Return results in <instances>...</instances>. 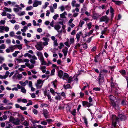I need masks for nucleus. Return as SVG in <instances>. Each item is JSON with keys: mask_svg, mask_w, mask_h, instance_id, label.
I'll list each match as a JSON object with an SVG mask.
<instances>
[{"mask_svg": "<svg viewBox=\"0 0 128 128\" xmlns=\"http://www.w3.org/2000/svg\"><path fill=\"white\" fill-rule=\"evenodd\" d=\"M110 102V105L113 107L115 108L116 107L118 106V105L116 104V102L114 101H112L111 102Z\"/></svg>", "mask_w": 128, "mask_h": 128, "instance_id": "21", "label": "nucleus"}, {"mask_svg": "<svg viewBox=\"0 0 128 128\" xmlns=\"http://www.w3.org/2000/svg\"><path fill=\"white\" fill-rule=\"evenodd\" d=\"M64 72L61 70H60L58 72V75L60 78H62L64 74Z\"/></svg>", "mask_w": 128, "mask_h": 128, "instance_id": "13", "label": "nucleus"}, {"mask_svg": "<svg viewBox=\"0 0 128 128\" xmlns=\"http://www.w3.org/2000/svg\"><path fill=\"white\" fill-rule=\"evenodd\" d=\"M37 55L39 57H40L43 56L42 53L40 52H38L36 53Z\"/></svg>", "mask_w": 128, "mask_h": 128, "instance_id": "43", "label": "nucleus"}, {"mask_svg": "<svg viewBox=\"0 0 128 128\" xmlns=\"http://www.w3.org/2000/svg\"><path fill=\"white\" fill-rule=\"evenodd\" d=\"M41 62V64L42 65H46L47 66V63L46 62L44 61V60Z\"/></svg>", "mask_w": 128, "mask_h": 128, "instance_id": "59", "label": "nucleus"}, {"mask_svg": "<svg viewBox=\"0 0 128 128\" xmlns=\"http://www.w3.org/2000/svg\"><path fill=\"white\" fill-rule=\"evenodd\" d=\"M74 13V14H73L72 16L74 17H76V16H77L78 14V13L77 12H73Z\"/></svg>", "mask_w": 128, "mask_h": 128, "instance_id": "45", "label": "nucleus"}, {"mask_svg": "<svg viewBox=\"0 0 128 128\" xmlns=\"http://www.w3.org/2000/svg\"><path fill=\"white\" fill-rule=\"evenodd\" d=\"M21 92L23 93L26 94V90L24 87H22L21 88Z\"/></svg>", "mask_w": 128, "mask_h": 128, "instance_id": "32", "label": "nucleus"}, {"mask_svg": "<svg viewBox=\"0 0 128 128\" xmlns=\"http://www.w3.org/2000/svg\"><path fill=\"white\" fill-rule=\"evenodd\" d=\"M69 77V75L66 73H64L62 78L63 80H67Z\"/></svg>", "mask_w": 128, "mask_h": 128, "instance_id": "19", "label": "nucleus"}, {"mask_svg": "<svg viewBox=\"0 0 128 128\" xmlns=\"http://www.w3.org/2000/svg\"><path fill=\"white\" fill-rule=\"evenodd\" d=\"M104 77L99 75L98 77V81L100 86L104 82Z\"/></svg>", "mask_w": 128, "mask_h": 128, "instance_id": "7", "label": "nucleus"}, {"mask_svg": "<svg viewBox=\"0 0 128 128\" xmlns=\"http://www.w3.org/2000/svg\"><path fill=\"white\" fill-rule=\"evenodd\" d=\"M25 65L27 67H28L30 69L33 68H34V66L33 64H30V63H26L25 64Z\"/></svg>", "mask_w": 128, "mask_h": 128, "instance_id": "16", "label": "nucleus"}, {"mask_svg": "<svg viewBox=\"0 0 128 128\" xmlns=\"http://www.w3.org/2000/svg\"><path fill=\"white\" fill-rule=\"evenodd\" d=\"M58 17V15L56 14L53 16V18L54 20H56L57 19V18Z\"/></svg>", "mask_w": 128, "mask_h": 128, "instance_id": "58", "label": "nucleus"}, {"mask_svg": "<svg viewBox=\"0 0 128 128\" xmlns=\"http://www.w3.org/2000/svg\"><path fill=\"white\" fill-rule=\"evenodd\" d=\"M80 45L79 43H76V44L75 46H74V48L75 49H77L78 48H79L80 46Z\"/></svg>", "mask_w": 128, "mask_h": 128, "instance_id": "39", "label": "nucleus"}, {"mask_svg": "<svg viewBox=\"0 0 128 128\" xmlns=\"http://www.w3.org/2000/svg\"><path fill=\"white\" fill-rule=\"evenodd\" d=\"M119 72L123 76H124L126 74V71L124 70H120L119 71Z\"/></svg>", "mask_w": 128, "mask_h": 128, "instance_id": "30", "label": "nucleus"}, {"mask_svg": "<svg viewBox=\"0 0 128 128\" xmlns=\"http://www.w3.org/2000/svg\"><path fill=\"white\" fill-rule=\"evenodd\" d=\"M109 20V18L106 16H102L100 19V22H105L106 24H107Z\"/></svg>", "mask_w": 128, "mask_h": 128, "instance_id": "6", "label": "nucleus"}, {"mask_svg": "<svg viewBox=\"0 0 128 128\" xmlns=\"http://www.w3.org/2000/svg\"><path fill=\"white\" fill-rule=\"evenodd\" d=\"M22 60H20L22 62H27L28 63L29 62V60L28 59H27V58L25 59L24 60V61H22Z\"/></svg>", "mask_w": 128, "mask_h": 128, "instance_id": "51", "label": "nucleus"}, {"mask_svg": "<svg viewBox=\"0 0 128 128\" xmlns=\"http://www.w3.org/2000/svg\"><path fill=\"white\" fill-rule=\"evenodd\" d=\"M93 30H91L89 32L87 33V35H88V36H90L91 34L93 33Z\"/></svg>", "mask_w": 128, "mask_h": 128, "instance_id": "60", "label": "nucleus"}, {"mask_svg": "<svg viewBox=\"0 0 128 128\" xmlns=\"http://www.w3.org/2000/svg\"><path fill=\"white\" fill-rule=\"evenodd\" d=\"M33 8L31 6L27 7L26 8V10H31Z\"/></svg>", "mask_w": 128, "mask_h": 128, "instance_id": "49", "label": "nucleus"}, {"mask_svg": "<svg viewBox=\"0 0 128 128\" xmlns=\"http://www.w3.org/2000/svg\"><path fill=\"white\" fill-rule=\"evenodd\" d=\"M107 28L108 27H106L103 30H102L101 32V33L102 34H105V33L108 30Z\"/></svg>", "mask_w": 128, "mask_h": 128, "instance_id": "28", "label": "nucleus"}, {"mask_svg": "<svg viewBox=\"0 0 128 128\" xmlns=\"http://www.w3.org/2000/svg\"><path fill=\"white\" fill-rule=\"evenodd\" d=\"M70 44H73L74 42V38H70Z\"/></svg>", "mask_w": 128, "mask_h": 128, "instance_id": "41", "label": "nucleus"}, {"mask_svg": "<svg viewBox=\"0 0 128 128\" xmlns=\"http://www.w3.org/2000/svg\"><path fill=\"white\" fill-rule=\"evenodd\" d=\"M16 48V45L11 46L9 47V48L10 49V51L12 52H13L14 50Z\"/></svg>", "mask_w": 128, "mask_h": 128, "instance_id": "20", "label": "nucleus"}, {"mask_svg": "<svg viewBox=\"0 0 128 128\" xmlns=\"http://www.w3.org/2000/svg\"><path fill=\"white\" fill-rule=\"evenodd\" d=\"M2 66L4 68V70H9V68L4 63L2 64Z\"/></svg>", "mask_w": 128, "mask_h": 128, "instance_id": "22", "label": "nucleus"}, {"mask_svg": "<svg viewBox=\"0 0 128 128\" xmlns=\"http://www.w3.org/2000/svg\"><path fill=\"white\" fill-rule=\"evenodd\" d=\"M46 67L45 66H42L40 68V69L41 70L43 73H44L46 72Z\"/></svg>", "mask_w": 128, "mask_h": 128, "instance_id": "27", "label": "nucleus"}, {"mask_svg": "<svg viewBox=\"0 0 128 128\" xmlns=\"http://www.w3.org/2000/svg\"><path fill=\"white\" fill-rule=\"evenodd\" d=\"M55 70L54 68L52 70L51 72V76L54 75V73L55 72Z\"/></svg>", "mask_w": 128, "mask_h": 128, "instance_id": "46", "label": "nucleus"}, {"mask_svg": "<svg viewBox=\"0 0 128 128\" xmlns=\"http://www.w3.org/2000/svg\"><path fill=\"white\" fill-rule=\"evenodd\" d=\"M82 32H79V33L77 34H76V38L77 40V42H78L80 40V34H82Z\"/></svg>", "mask_w": 128, "mask_h": 128, "instance_id": "15", "label": "nucleus"}, {"mask_svg": "<svg viewBox=\"0 0 128 128\" xmlns=\"http://www.w3.org/2000/svg\"><path fill=\"white\" fill-rule=\"evenodd\" d=\"M10 121L15 125H18L20 124V120L18 118H15L12 116L10 117Z\"/></svg>", "mask_w": 128, "mask_h": 128, "instance_id": "4", "label": "nucleus"}, {"mask_svg": "<svg viewBox=\"0 0 128 128\" xmlns=\"http://www.w3.org/2000/svg\"><path fill=\"white\" fill-rule=\"evenodd\" d=\"M62 51L64 54V56H66L68 52V48L67 47H65L64 49L62 50Z\"/></svg>", "mask_w": 128, "mask_h": 128, "instance_id": "14", "label": "nucleus"}, {"mask_svg": "<svg viewBox=\"0 0 128 128\" xmlns=\"http://www.w3.org/2000/svg\"><path fill=\"white\" fill-rule=\"evenodd\" d=\"M50 91L51 93L52 94V95L54 96L55 95V94L54 93V90L52 88H51L50 90Z\"/></svg>", "mask_w": 128, "mask_h": 128, "instance_id": "38", "label": "nucleus"}, {"mask_svg": "<svg viewBox=\"0 0 128 128\" xmlns=\"http://www.w3.org/2000/svg\"><path fill=\"white\" fill-rule=\"evenodd\" d=\"M66 15L67 14L66 12H64L63 13L60 14V16L61 18H64L65 17V15Z\"/></svg>", "mask_w": 128, "mask_h": 128, "instance_id": "31", "label": "nucleus"}, {"mask_svg": "<svg viewBox=\"0 0 128 128\" xmlns=\"http://www.w3.org/2000/svg\"><path fill=\"white\" fill-rule=\"evenodd\" d=\"M68 79V80H66L68 81V82L69 83H70L72 80V77L71 76L69 77Z\"/></svg>", "mask_w": 128, "mask_h": 128, "instance_id": "33", "label": "nucleus"}, {"mask_svg": "<svg viewBox=\"0 0 128 128\" xmlns=\"http://www.w3.org/2000/svg\"><path fill=\"white\" fill-rule=\"evenodd\" d=\"M32 111L34 114H37L38 113V111L34 109H33Z\"/></svg>", "mask_w": 128, "mask_h": 128, "instance_id": "63", "label": "nucleus"}, {"mask_svg": "<svg viewBox=\"0 0 128 128\" xmlns=\"http://www.w3.org/2000/svg\"><path fill=\"white\" fill-rule=\"evenodd\" d=\"M119 119H120L121 120H123L126 119V118L125 116L122 114L119 115L118 118H117L116 115H112V128H116L117 122Z\"/></svg>", "mask_w": 128, "mask_h": 128, "instance_id": "1", "label": "nucleus"}, {"mask_svg": "<svg viewBox=\"0 0 128 128\" xmlns=\"http://www.w3.org/2000/svg\"><path fill=\"white\" fill-rule=\"evenodd\" d=\"M19 83L20 84L23 86H25L26 85V83L24 82L20 81Z\"/></svg>", "mask_w": 128, "mask_h": 128, "instance_id": "53", "label": "nucleus"}, {"mask_svg": "<svg viewBox=\"0 0 128 128\" xmlns=\"http://www.w3.org/2000/svg\"><path fill=\"white\" fill-rule=\"evenodd\" d=\"M9 35L10 37H13L14 36V32L12 31L10 32Z\"/></svg>", "mask_w": 128, "mask_h": 128, "instance_id": "52", "label": "nucleus"}, {"mask_svg": "<svg viewBox=\"0 0 128 128\" xmlns=\"http://www.w3.org/2000/svg\"><path fill=\"white\" fill-rule=\"evenodd\" d=\"M42 4V2L38 0H35L34 1L33 4V7H35L38 6L39 5H41Z\"/></svg>", "mask_w": 128, "mask_h": 128, "instance_id": "8", "label": "nucleus"}, {"mask_svg": "<svg viewBox=\"0 0 128 128\" xmlns=\"http://www.w3.org/2000/svg\"><path fill=\"white\" fill-rule=\"evenodd\" d=\"M76 110L75 109H74L72 111L71 113L74 116L76 115Z\"/></svg>", "mask_w": 128, "mask_h": 128, "instance_id": "40", "label": "nucleus"}, {"mask_svg": "<svg viewBox=\"0 0 128 128\" xmlns=\"http://www.w3.org/2000/svg\"><path fill=\"white\" fill-rule=\"evenodd\" d=\"M6 16L7 17V18H9V19H11L12 18V15H11L10 14H8V13L7 14H6Z\"/></svg>", "mask_w": 128, "mask_h": 128, "instance_id": "62", "label": "nucleus"}, {"mask_svg": "<svg viewBox=\"0 0 128 128\" xmlns=\"http://www.w3.org/2000/svg\"><path fill=\"white\" fill-rule=\"evenodd\" d=\"M57 82V80H55L52 82L53 84V85L54 88H56V84Z\"/></svg>", "mask_w": 128, "mask_h": 128, "instance_id": "36", "label": "nucleus"}, {"mask_svg": "<svg viewBox=\"0 0 128 128\" xmlns=\"http://www.w3.org/2000/svg\"><path fill=\"white\" fill-rule=\"evenodd\" d=\"M127 101L126 100H124L122 101L121 104L122 105L124 106L127 104Z\"/></svg>", "mask_w": 128, "mask_h": 128, "instance_id": "23", "label": "nucleus"}, {"mask_svg": "<svg viewBox=\"0 0 128 128\" xmlns=\"http://www.w3.org/2000/svg\"><path fill=\"white\" fill-rule=\"evenodd\" d=\"M55 93L57 94H58V96H55V99L57 100H60L61 99V97L60 94L59 93H58L57 92H55Z\"/></svg>", "mask_w": 128, "mask_h": 128, "instance_id": "17", "label": "nucleus"}, {"mask_svg": "<svg viewBox=\"0 0 128 128\" xmlns=\"http://www.w3.org/2000/svg\"><path fill=\"white\" fill-rule=\"evenodd\" d=\"M12 107L10 106H7L6 107H5V109L6 110H8L12 108Z\"/></svg>", "mask_w": 128, "mask_h": 128, "instance_id": "61", "label": "nucleus"}, {"mask_svg": "<svg viewBox=\"0 0 128 128\" xmlns=\"http://www.w3.org/2000/svg\"><path fill=\"white\" fill-rule=\"evenodd\" d=\"M82 105L85 107H89L92 105L90 103L88 102L84 101H82Z\"/></svg>", "mask_w": 128, "mask_h": 128, "instance_id": "11", "label": "nucleus"}, {"mask_svg": "<svg viewBox=\"0 0 128 128\" xmlns=\"http://www.w3.org/2000/svg\"><path fill=\"white\" fill-rule=\"evenodd\" d=\"M76 2L75 0H73L72 2L71 3L73 7H74L75 6L76 4Z\"/></svg>", "mask_w": 128, "mask_h": 128, "instance_id": "48", "label": "nucleus"}, {"mask_svg": "<svg viewBox=\"0 0 128 128\" xmlns=\"http://www.w3.org/2000/svg\"><path fill=\"white\" fill-rule=\"evenodd\" d=\"M54 29L58 30L60 29L61 26L59 24H56L54 26Z\"/></svg>", "mask_w": 128, "mask_h": 128, "instance_id": "24", "label": "nucleus"}, {"mask_svg": "<svg viewBox=\"0 0 128 128\" xmlns=\"http://www.w3.org/2000/svg\"><path fill=\"white\" fill-rule=\"evenodd\" d=\"M108 72V70L105 69H104L100 71L99 75L104 77V76Z\"/></svg>", "mask_w": 128, "mask_h": 128, "instance_id": "9", "label": "nucleus"}, {"mask_svg": "<svg viewBox=\"0 0 128 128\" xmlns=\"http://www.w3.org/2000/svg\"><path fill=\"white\" fill-rule=\"evenodd\" d=\"M37 59V57L35 55H33L32 58L30 59V61L32 64H35L36 63V60Z\"/></svg>", "mask_w": 128, "mask_h": 128, "instance_id": "10", "label": "nucleus"}, {"mask_svg": "<svg viewBox=\"0 0 128 128\" xmlns=\"http://www.w3.org/2000/svg\"><path fill=\"white\" fill-rule=\"evenodd\" d=\"M48 112L46 110H43V113L46 118H48Z\"/></svg>", "mask_w": 128, "mask_h": 128, "instance_id": "18", "label": "nucleus"}, {"mask_svg": "<svg viewBox=\"0 0 128 128\" xmlns=\"http://www.w3.org/2000/svg\"><path fill=\"white\" fill-rule=\"evenodd\" d=\"M4 10L5 12H12V10L10 8H7L5 7L4 8Z\"/></svg>", "mask_w": 128, "mask_h": 128, "instance_id": "26", "label": "nucleus"}, {"mask_svg": "<svg viewBox=\"0 0 128 128\" xmlns=\"http://www.w3.org/2000/svg\"><path fill=\"white\" fill-rule=\"evenodd\" d=\"M44 82L42 80L39 79L37 81L36 83L35 84L37 89L41 88Z\"/></svg>", "mask_w": 128, "mask_h": 128, "instance_id": "5", "label": "nucleus"}, {"mask_svg": "<svg viewBox=\"0 0 128 128\" xmlns=\"http://www.w3.org/2000/svg\"><path fill=\"white\" fill-rule=\"evenodd\" d=\"M101 89V88L99 87H96L93 88V90H96V91H100Z\"/></svg>", "mask_w": 128, "mask_h": 128, "instance_id": "54", "label": "nucleus"}, {"mask_svg": "<svg viewBox=\"0 0 128 128\" xmlns=\"http://www.w3.org/2000/svg\"><path fill=\"white\" fill-rule=\"evenodd\" d=\"M92 23L91 22H90L87 24V26H88V29L89 30H90V29L92 27Z\"/></svg>", "mask_w": 128, "mask_h": 128, "instance_id": "44", "label": "nucleus"}, {"mask_svg": "<svg viewBox=\"0 0 128 128\" xmlns=\"http://www.w3.org/2000/svg\"><path fill=\"white\" fill-rule=\"evenodd\" d=\"M64 88L66 89L68 88H71L70 85V84H67L66 86L64 85Z\"/></svg>", "mask_w": 128, "mask_h": 128, "instance_id": "35", "label": "nucleus"}, {"mask_svg": "<svg viewBox=\"0 0 128 128\" xmlns=\"http://www.w3.org/2000/svg\"><path fill=\"white\" fill-rule=\"evenodd\" d=\"M54 45L55 46H57L58 45L57 40H56L54 41Z\"/></svg>", "mask_w": 128, "mask_h": 128, "instance_id": "57", "label": "nucleus"}, {"mask_svg": "<svg viewBox=\"0 0 128 128\" xmlns=\"http://www.w3.org/2000/svg\"><path fill=\"white\" fill-rule=\"evenodd\" d=\"M25 14V12L24 11H23V12H21L20 13H18V14L19 16H23V15H24Z\"/></svg>", "mask_w": 128, "mask_h": 128, "instance_id": "64", "label": "nucleus"}, {"mask_svg": "<svg viewBox=\"0 0 128 128\" xmlns=\"http://www.w3.org/2000/svg\"><path fill=\"white\" fill-rule=\"evenodd\" d=\"M82 45L83 46V48L85 49H87L88 48V45L86 43H84L82 44Z\"/></svg>", "mask_w": 128, "mask_h": 128, "instance_id": "37", "label": "nucleus"}, {"mask_svg": "<svg viewBox=\"0 0 128 128\" xmlns=\"http://www.w3.org/2000/svg\"><path fill=\"white\" fill-rule=\"evenodd\" d=\"M6 45L4 44H2L0 46V49H4L6 48Z\"/></svg>", "mask_w": 128, "mask_h": 128, "instance_id": "42", "label": "nucleus"}, {"mask_svg": "<svg viewBox=\"0 0 128 128\" xmlns=\"http://www.w3.org/2000/svg\"><path fill=\"white\" fill-rule=\"evenodd\" d=\"M67 41L66 42H64V44L66 46L68 47H69L70 45V43H68V39H67Z\"/></svg>", "mask_w": 128, "mask_h": 128, "instance_id": "29", "label": "nucleus"}, {"mask_svg": "<svg viewBox=\"0 0 128 128\" xmlns=\"http://www.w3.org/2000/svg\"><path fill=\"white\" fill-rule=\"evenodd\" d=\"M113 77L111 76L110 79V84L112 90H113L114 89H116L115 90V92L116 93H119L120 94L121 92H119L118 90H117V88H116V84H114L113 82Z\"/></svg>", "mask_w": 128, "mask_h": 128, "instance_id": "3", "label": "nucleus"}, {"mask_svg": "<svg viewBox=\"0 0 128 128\" xmlns=\"http://www.w3.org/2000/svg\"><path fill=\"white\" fill-rule=\"evenodd\" d=\"M84 23V21H80L79 24L78 25V26H80V27L82 28V25Z\"/></svg>", "mask_w": 128, "mask_h": 128, "instance_id": "34", "label": "nucleus"}, {"mask_svg": "<svg viewBox=\"0 0 128 128\" xmlns=\"http://www.w3.org/2000/svg\"><path fill=\"white\" fill-rule=\"evenodd\" d=\"M83 119L84 120V123L86 125H87L88 124V122L86 118V117H84L83 118Z\"/></svg>", "mask_w": 128, "mask_h": 128, "instance_id": "56", "label": "nucleus"}, {"mask_svg": "<svg viewBox=\"0 0 128 128\" xmlns=\"http://www.w3.org/2000/svg\"><path fill=\"white\" fill-rule=\"evenodd\" d=\"M109 98L110 102H111L112 101H114L116 99V98L112 95H110L109 96Z\"/></svg>", "mask_w": 128, "mask_h": 128, "instance_id": "25", "label": "nucleus"}, {"mask_svg": "<svg viewBox=\"0 0 128 128\" xmlns=\"http://www.w3.org/2000/svg\"><path fill=\"white\" fill-rule=\"evenodd\" d=\"M42 39L44 42L42 43L41 42H40L37 43V45L35 46L37 49L39 50H42L43 48V44L44 46L48 45V42L49 41L50 39L49 38L44 37Z\"/></svg>", "mask_w": 128, "mask_h": 128, "instance_id": "2", "label": "nucleus"}, {"mask_svg": "<svg viewBox=\"0 0 128 128\" xmlns=\"http://www.w3.org/2000/svg\"><path fill=\"white\" fill-rule=\"evenodd\" d=\"M78 12L79 11V10L78 8H76L74 9H73L72 10V12Z\"/></svg>", "mask_w": 128, "mask_h": 128, "instance_id": "55", "label": "nucleus"}, {"mask_svg": "<svg viewBox=\"0 0 128 128\" xmlns=\"http://www.w3.org/2000/svg\"><path fill=\"white\" fill-rule=\"evenodd\" d=\"M112 0L113 2H114L118 6H120L121 4L124 3L122 1H116L114 0Z\"/></svg>", "mask_w": 128, "mask_h": 128, "instance_id": "12", "label": "nucleus"}, {"mask_svg": "<svg viewBox=\"0 0 128 128\" xmlns=\"http://www.w3.org/2000/svg\"><path fill=\"white\" fill-rule=\"evenodd\" d=\"M23 124L26 126H28L29 124L26 121H25L23 123Z\"/></svg>", "mask_w": 128, "mask_h": 128, "instance_id": "50", "label": "nucleus"}, {"mask_svg": "<svg viewBox=\"0 0 128 128\" xmlns=\"http://www.w3.org/2000/svg\"><path fill=\"white\" fill-rule=\"evenodd\" d=\"M48 105L47 104H42L40 105V107H42V108H43L44 106L46 107H48Z\"/></svg>", "mask_w": 128, "mask_h": 128, "instance_id": "47", "label": "nucleus"}]
</instances>
